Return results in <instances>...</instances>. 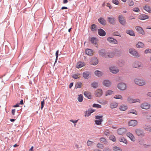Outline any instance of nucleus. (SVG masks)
Wrapping results in <instances>:
<instances>
[{
  "label": "nucleus",
  "mask_w": 151,
  "mask_h": 151,
  "mask_svg": "<svg viewBox=\"0 0 151 151\" xmlns=\"http://www.w3.org/2000/svg\"><path fill=\"white\" fill-rule=\"evenodd\" d=\"M142 127L146 131L151 132V127L150 125L145 124L143 125Z\"/></svg>",
  "instance_id": "obj_25"
},
{
  "label": "nucleus",
  "mask_w": 151,
  "mask_h": 151,
  "mask_svg": "<svg viewBox=\"0 0 151 151\" xmlns=\"http://www.w3.org/2000/svg\"><path fill=\"white\" fill-rule=\"evenodd\" d=\"M143 9L148 12L149 13L151 12V9L149 6L146 5L144 6Z\"/></svg>",
  "instance_id": "obj_34"
},
{
  "label": "nucleus",
  "mask_w": 151,
  "mask_h": 151,
  "mask_svg": "<svg viewBox=\"0 0 151 151\" xmlns=\"http://www.w3.org/2000/svg\"><path fill=\"white\" fill-rule=\"evenodd\" d=\"M114 98L116 99H119L121 100H122L123 99L122 96L119 95H115L114 97Z\"/></svg>",
  "instance_id": "obj_46"
},
{
  "label": "nucleus",
  "mask_w": 151,
  "mask_h": 151,
  "mask_svg": "<svg viewBox=\"0 0 151 151\" xmlns=\"http://www.w3.org/2000/svg\"><path fill=\"white\" fill-rule=\"evenodd\" d=\"M15 109H12V114L13 115H15Z\"/></svg>",
  "instance_id": "obj_63"
},
{
  "label": "nucleus",
  "mask_w": 151,
  "mask_h": 151,
  "mask_svg": "<svg viewBox=\"0 0 151 151\" xmlns=\"http://www.w3.org/2000/svg\"><path fill=\"white\" fill-rule=\"evenodd\" d=\"M118 64L121 67L124 65V62L123 61H119L118 63Z\"/></svg>",
  "instance_id": "obj_54"
},
{
  "label": "nucleus",
  "mask_w": 151,
  "mask_h": 151,
  "mask_svg": "<svg viewBox=\"0 0 151 151\" xmlns=\"http://www.w3.org/2000/svg\"><path fill=\"white\" fill-rule=\"evenodd\" d=\"M108 21L111 24L114 25L116 23V19L114 17H107Z\"/></svg>",
  "instance_id": "obj_18"
},
{
  "label": "nucleus",
  "mask_w": 151,
  "mask_h": 151,
  "mask_svg": "<svg viewBox=\"0 0 151 151\" xmlns=\"http://www.w3.org/2000/svg\"><path fill=\"white\" fill-rule=\"evenodd\" d=\"M119 141L122 142H123L125 144L127 143V140L123 137H121L119 139Z\"/></svg>",
  "instance_id": "obj_38"
},
{
  "label": "nucleus",
  "mask_w": 151,
  "mask_h": 151,
  "mask_svg": "<svg viewBox=\"0 0 151 151\" xmlns=\"http://www.w3.org/2000/svg\"><path fill=\"white\" fill-rule=\"evenodd\" d=\"M113 92V91L111 90H109L107 91L106 94V96H107L108 95H111V94Z\"/></svg>",
  "instance_id": "obj_45"
},
{
  "label": "nucleus",
  "mask_w": 151,
  "mask_h": 151,
  "mask_svg": "<svg viewBox=\"0 0 151 151\" xmlns=\"http://www.w3.org/2000/svg\"><path fill=\"white\" fill-rule=\"evenodd\" d=\"M109 139L110 140H112L113 142H115L116 140L115 137L114 136L112 135L110 136Z\"/></svg>",
  "instance_id": "obj_47"
},
{
  "label": "nucleus",
  "mask_w": 151,
  "mask_h": 151,
  "mask_svg": "<svg viewBox=\"0 0 151 151\" xmlns=\"http://www.w3.org/2000/svg\"><path fill=\"white\" fill-rule=\"evenodd\" d=\"M119 109L121 111H124L126 110L127 109V106L126 105H122L120 107Z\"/></svg>",
  "instance_id": "obj_32"
},
{
  "label": "nucleus",
  "mask_w": 151,
  "mask_h": 151,
  "mask_svg": "<svg viewBox=\"0 0 151 151\" xmlns=\"http://www.w3.org/2000/svg\"><path fill=\"white\" fill-rule=\"evenodd\" d=\"M102 84L104 86L108 87L110 86L111 84V81L108 80H104L102 82Z\"/></svg>",
  "instance_id": "obj_8"
},
{
  "label": "nucleus",
  "mask_w": 151,
  "mask_h": 151,
  "mask_svg": "<svg viewBox=\"0 0 151 151\" xmlns=\"http://www.w3.org/2000/svg\"><path fill=\"white\" fill-rule=\"evenodd\" d=\"M99 55L103 56L106 58H112L114 57V55L113 52H107L104 49H102L99 50Z\"/></svg>",
  "instance_id": "obj_1"
},
{
  "label": "nucleus",
  "mask_w": 151,
  "mask_h": 151,
  "mask_svg": "<svg viewBox=\"0 0 151 151\" xmlns=\"http://www.w3.org/2000/svg\"><path fill=\"white\" fill-rule=\"evenodd\" d=\"M118 19L119 22L121 24L124 26L126 24V21L125 17L123 15H119L118 16Z\"/></svg>",
  "instance_id": "obj_3"
},
{
  "label": "nucleus",
  "mask_w": 151,
  "mask_h": 151,
  "mask_svg": "<svg viewBox=\"0 0 151 151\" xmlns=\"http://www.w3.org/2000/svg\"><path fill=\"white\" fill-rule=\"evenodd\" d=\"M85 53L88 55L91 56L93 53V51L92 50L87 49L85 50Z\"/></svg>",
  "instance_id": "obj_28"
},
{
  "label": "nucleus",
  "mask_w": 151,
  "mask_h": 151,
  "mask_svg": "<svg viewBox=\"0 0 151 151\" xmlns=\"http://www.w3.org/2000/svg\"><path fill=\"white\" fill-rule=\"evenodd\" d=\"M80 75V74L78 73H75L72 75V76L74 79H77L79 78L78 76Z\"/></svg>",
  "instance_id": "obj_41"
},
{
  "label": "nucleus",
  "mask_w": 151,
  "mask_h": 151,
  "mask_svg": "<svg viewBox=\"0 0 151 151\" xmlns=\"http://www.w3.org/2000/svg\"><path fill=\"white\" fill-rule=\"evenodd\" d=\"M135 132L138 136L140 137H143L145 136L144 131L140 129H137L135 130Z\"/></svg>",
  "instance_id": "obj_5"
},
{
  "label": "nucleus",
  "mask_w": 151,
  "mask_h": 151,
  "mask_svg": "<svg viewBox=\"0 0 151 151\" xmlns=\"http://www.w3.org/2000/svg\"><path fill=\"white\" fill-rule=\"evenodd\" d=\"M136 46L137 47L139 48H143L145 47V45L143 42H139L137 43L136 44Z\"/></svg>",
  "instance_id": "obj_27"
},
{
  "label": "nucleus",
  "mask_w": 151,
  "mask_h": 151,
  "mask_svg": "<svg viewBox=\"0 0 151 151\" xmlns=\"http://www.w3.org/2000/svg\"><path fill=\"white\" fill-rule=\"evenodd\" d=\"M129 52L135 57L138 58L140 56L139 54L136 50L134 48H130L129 50Z\"/></svg>",
  "instance_id": "obj_2"
},
{
  "label": "nucleus",
  "mask_w": 151,
  "mask_h": 151,
  "mask_svg": "<svg viewBox=\"0 0 151 151\" xmlns=\"http://www.w3.org/2000/svg\"><path fill=\"white\" fill-rule=\"evenodd\" d=\"M99 22L102 25H105L106 24V21L103 18L101 17L98 19Z\"/></svg>",
  "instance_id": "obj_17"
},
{
  "label": "nucleus",
  "mask_w": 151,
  "mask_h": 151,
  "mask_svg": "<svg viewBox=\"0 0 151 151\" xmlns=\"http://www.w3.org/2000/svg\"><path fill=\"white\" fill-rule=\"evenodd\" d=\"M103 116L102 115H97L95 116V119H102Z\"/></svg>",
  "instance_id": "obj_57"
},
{
  "label": "nucleus",
  "mask_w": 151,
  "mask_h": 151,
  "mask_svg": "<svg viewBox=\"0 0 151 151\" xmlns=\"http://www.w3.org/2000/svg\"><path fill=\"white\" fill-rule=\"evenodd\" d=\"M98 39L95 37H92L90 38V41L93 44H97Z\"/></svg>",
  "instance_id": "obj_26"
},
{
  "label": "nucleus",
  "mask_w": 151,
  "mask_h": 151,
  "mask_svg": "<svg viewBox=\"0 0 151 151\" xmlns=\"http://www.w3.org/2000/svg\"><path fill=\"white\" fill-rule=\"evenodd\" d=\"M118 104L116 102H113L110 104V107L111 109L116 108L118 106Z\"/></svg>",
  "instance_id": "obj_39"
},
{
  "label": "nucleus",
  "mask_w": 151,
  "mask_h": 151,
  "mask_svg": "<svg viewBox=\"0 0 151 151\" xmlns=\"http://www.w3.org/2000/svg\"><path fill=\"white\" fill-rule=\"evenodd\" d=\"M139 19L141 20H144L149 18L148 16L144 14H141L138 17Z\"/></svg>",
  "instance_id": "obj_13"
},
{
  "label": "nucleus",
  "mask_w": 151,
  "mask_h": 151,
  "mask_svg": "<svg viewBox=\"0 0 151 151\" xmlns=\"http://www.w3.org/2000/svg\"><path fill=\"white\" fill-rule=\"evenodd\" d=\"M127 86L125 83H119L117 85L118 88L120 90L123 91L126 88Z\"/></svg>",
  "instance_id": "obj_6"
},
{
  "label": "nucleus",
  "mask_w": 151,
  "mask_h": 151,
  "mask_svg": "<svg viewBox=\"0 0 151 151\" xmlns=\"http://www.w3.org/2000/svg\"><path fill=\"white\" fill-rule=\"evenodd\" d=\"M90 73V72L89 71H85L83 73V77L84 78L88 79L89 78V76Z\"/></svg>",
  "instance_id": "obj_22"
},
{
  "label": "nucleus",
  "mask_w": 151,
  "mask_h": 151,
  "mask_svg": "<svg viewBox=\"0 0 151 151\" xmlns=\"http://www.w3.org/2000/svg\"><path fill=\"white\" fill-rule=\"evenodd\" d=\"M98 63V60L96 57H93L91 59V64L95 65H97Z\"/></svg>",
  "instance_id": "obj_10"
},
{
  "label": "nucleus",
  "mask_w": 151,
  "mask_h": 151,
  "mask_svg": "<svg viewBox=\"0 0 151 151\" xmlns=\"http://www.w3.org/2000/svg\"><path fill=\"white\" fill-rule=\"evenodd\" d=\"M135 29L137 32L139 33L144 35L145 34V32L143 29L140 26H137L135 27Z\"/></svg>",
  "instance_id": "obj_11"
},
{
  "label": "nucleus",
  "mask_w": 151,
  "mask_h": 151,
  "mask_svg": "<svg viewBox=\"0 0 151 151\" xmlns=\"http://www.w3.org/2000/svg\"><path fill=\"white\" fill-rule=\"evenodd\" d=\"M82 83L79 82H78L76 83L75 86V88L77 89V88H80L81 87Z\"/></svg>",
  "instance_id": "obj_37"
},
{
  "label": "nucleus",
  "mask_w": 151,
  "mask_h": 151,
  "mask_svg": "<svg viewBox=\"0 0 151 151\" xmlns=\"http://www.w3.org/2000/svg\"><path fill=\"white\" fill-rule=\"evenodd\" d=\"M129 113H132L136 115L137 114V112L134 110V109H132L131 110L129 111Z\"/></svg>",
  "instance_id": "obj_48"
},
{
  "label": "nucleus",
  "mask_w": 151,
  "mask_h": 151,
  "mask_svg": "<svg viewBox=\"0 0 151 151\" xmlns=\"http://www.w3.org/2000/svg\"><path fill=\"white\" fill-rule=\"evenodd\" d=\"M95 75L99 77H100L103 75V73L101 72L98 70H96L94 72Z\"/></svg>",
  "instance_id": "obj_30"
},
{
  "label": "nucleus",
  "mask_w": 151,
  "mask_h": 151,
  "mask_svg": "<svg viewBox=\"0 0 151 151\" xmlns=\"http://www.w3.org/2000/svg\"><path fill=\"white\" fill-rule=\"evenodd\" d=\"M109 70L110 72L114 74H116L119 71L118 69L116 68V67L115 66L111 67L109 68Z\"/></svg>",
  "instance_id": "obj_9"
},
{
  "label": "nucleus",
  "mask_w": 151,
  "mask_h": 151,
  "mask_svg": "<svg viewBox=\"0 0 151 151\" xmlns=\"http://www.w3.org/2000/svg\"><path fill=\"white\" fill-rule=\"evenodd\" d=\"M133 66L135 68H138L139 69H141L142 66H141V64L138 62H135L133 64Z\"/></svg>",
  "instance_id": "obj_15"
},
{
  "label": "nucleus",
  "mask_w": 151,
  "mask_h": 151,
  "mask_svg": "<svg viewBox=\"0 0 151 151\" xmlns=\"http://www.w3.org/2000/svg\"><path fill=\"white\" fill-rule=\"evenodd\" d=\"M126 132V129L124 128H122L119 129L117 130V133L120 135L123 134Z\"/></svg>",
  "instance_id": "obj_20"
},
{
  "label": "nucleus",
  "mask_w": 151,
  "mask_h": 151,
  "mask_svg": "<svg viewBox=\"0 0 151 151\" xmlns=\"http://www.w3.org/2000/svg\"><path fill=\"white\" fill-rule=\"evenodd\" d=\"M128 102L130 103L135 102H140V101L139 99H133L131 97H129L127 99Z\"/></svg>",
  "instance_id": "obj_7"
},
{
  "label": "nucleus",
  "mask_w": 151,
  "mask_h": 151,
  "mask_svg": "<svg viewBox=\"0 0 151 151\" xmlns=\"http://www.w3.org/2000/svg\"><path fill=\"white\" fill-rule=\"evenodd\" d=\"M83 94L84 96L89 99H91L92 98V96L91 93L87 91L84 92Z\"/></svg>",
  "instance_id": "obj_23"
},
{
  "label": "nucleus",
  "mask_w": 151,
  "mask_h": 151,
  "mask_svg": "<svg viewBox=\"0 0 151 151\" xmlns=\"http://www.w3.org/2000/svg\"><path fill=\"white\" fill-rule=\"evenodd\" d=\"M137 121L135 120H133L130 121L128 122V124L130 126L132 127L135 126L137 124Z\"/></svg>",
  "instance_id": "obj_16"
},
{
  "label": "nucleus",
  "mask_w": 151,
  "mask_h": 151,
  "mask_svg": "<svg viewBox=\"0 0 151 151\" xmlns=\"http://www.w3.org/2000/svg\"><path fill=\"white\" fill-rule=\"evenodd\" d=\"M59 50H57L55 53L56 58H58V56Z\"/></svg>",
  "instance_id": "obj_62"
},
{
  "label": "nucleus",
  "mask_w": 151,
  "mask_h": 151,
  "mask_svg": "<svg viewBox=\"0 0 151 151\" xmlns=\"http://www.w3.org/2000/svg\"><path fill=\"white\" fill-rule=\"evenodd\" d=\"M107 40L111 43L116 44L118 43L116 39L112 37H109L107 38Z\"/></svg>",
  "instance_id": "obj_12"
},
{
  "label": "nucleus",
  "mask_w": 151,
  "mask_h": 151,
  "mask_svg": "<svg viewBox=\"0 0 151 151\" xmlns=\"http://www.w3.org/2000/svg\"><path fill=\"white\" fill-rule=\"evenodd\" d=\"M139 143L140 145L144 144V140L142 139H141L139 141Z\"/></svg>",
  "instance_id": "obj_61"
},
{
  "label": "nucleus",
  "mask_w": 151,
  "mask_h": 151,
  "mask_svg": "<svg viewBox=\"0 0 151 151\" xmlns=\"http://www.w3.org/2000/svg\"><path fill=\"white\" fill-rule=\"evenodd\" d=\"M127 136L132 141H134L135 139L132 134L130 132L127 133Z\"/></svg>",
  "instance_id": "obj_24"
},
{
  "label": "nucleus",
  "mask_w": 151,
  "mask_h": 151,
  "mask_svg": "<svg viewBox=\"0 0 151 151\" xmlns=\"http://www.w3.org/2000/svg\"><path fill=\"white\" fill-rule=\"evenodd\" d=\"M78 100L80 102H82L83 100V96L82 94H80L78 96Z\"/></svg>",
  "instance_id": "obj_40"
},
{
  "label": "nucleus",
  "mask_w": 151,
  "mask_h": 151,
  "mask_svg": "<svg viewBox=\"0 0 151 151\" xmlns=\"http://www.w3.org/2000/svg\"><path fill=\"white\" fill-rule=\"evenodd\" d=\"M97 147L100 148H102L104 147V145L103 144L98 143L97 145Z\"/></svg>",
  "instance_id": "obj_49"
},
{
  "label": "nucleus",
  "mask_w": 151,
  "mask_h": 151,
  "mask_svg": "<svg viewBox=\"0 0 151 151\" xmlns=\"http://www.w3.org/2000/svg\"><path fill=\"white\" fill-rule=\"evenodd\" d=\"M126 33L134 37L135 36V33L132 30H126Z\"/></svg>",
  "instance_id": "obj_29"
},
{
  "label": "nucleus",
  "mask_w": 151,
  "mask_h": 151,
  "mask_svg": "<svg viewBox=\"0 0 151 151\" xmlns=\"http://www.w3.org/2000/svg\"><path fill=\"white\" fill-rule=\"evenodd\" d=\"M91 114V113L90 110L86 111L85 112V116H88Z\"/></svg>",
  "instance_id": "obj_42"
},
{
  "label": "nucleus",
  "mask_w": 151,
  "mask_h": 151,
  "mask_svg": "<svg viewBox=\"0 0 151 151\" xmlns=\"http://www.w3.org/2000/svg\"><path fill=\"white\" fill-rule=\"evenodd\" d=\"M113 150L115 151H122V150L118 147L116 146L114 147Z\"/></svg>",
  "instance_id": "obj_44"
},
{
  "label": "nucleus",
  "mask_w": 151,
  "mask_h": 151,
  "mask_svg": "<svg viewBox=\"0 0 151 151\" xmlns=\"http://www.w3.org/2000/svg\"><path fill=\"white\" fill-rule=\"evenodd\" d=\"M128 1L129 3V6H132L134 4V2L132 0H128Z\"/></svg>",
  "instance_id": "obj_52"
},
{
  "label": "nucleus",
  "mask_w": 151,
  "mask_h": 151,
  "mask_svg": "<svg viewBox=\"0 0 151 151\" xmlns=\"http://www.w3.org/2000/svg\"><path fill=\"white\" fill-rule=\"evenodd\" d=\"M132 10L134 12H138L139 11V9L138 7H135Z\"/></svg>",
  "instance_id": "obj_55"
},
{
  "label": "nucleus",
  "mask_w": 151,
  "mask_h": 151,
  "mask_svg": "<svg viewBox=\"0 0 151 151\" xmlns=\"http://www.w3.org/2000/svg\"><path fill=\"white\" fill-rule=\"evenodd\" d=\"M134 81L135 84L139 86H142L145 84V82L143 80L136 78L134 80Z\"/></svg>",
  "instance_id": "obj_4"
},
{
  "label": "nucleus",
  "mask_w": 151,
  "mask_h": 151,
  "mask_svg": "<svg viewBox=\"0 0 151 151\" xmlns=\"http://www.w3.org/2000/svg\"><path fill=\"white\" fill-rule=\"evenodd\" d=\"M98 32L99 35L101 36H104L106 35L105 32L101 28L99 29H98Z\"/></svg>",
  "instance_id": "obj_19"
},
{
  "label": "nucleus",
  "mask_w": 151,
  "mask_h": 151,
  "mask_svg": "<svg viewBox=\"0 0 151 151\" xmlns=\"http://www.w3.org/2000/svg\"><path fill=\"white\" fill-rule=\"evenodd\" d=\"M102 94V91L101 89H99L95 92V95L96 97H100Z\"/></svg>",
  "instance_id": "obj_14"
},
{
  "label": "nucleus",
  "mask_w": 151,
  "mask_h": 151,
  "mask_svg": "<svg viewBox=\"0 0 151 151\" xmlns=\"http://www.w3.org/2000/svg\"><path fill=\"white\" fill-rule=\"evenodd\" d=\"M78 120H73V119H71L70 120V121L73 123L74 124V125L75 126L76 124V123L78 122Z\"/></svg>",
  "instance_id": "obj_58"
},
{
  "label": "nucleus",
  "mask_w": 151,
  "mask_h": 151,
  "mask_svg": "<svg viewBox=\"0 0 151 151\" xmlns=\"http://www.w3.org/2000/svg\"><path fill=\"white\" fill-rule=\"evenodd\" d=\"M103 151H112V150L108 148V147H105V148L103 150Z\"/></svg>",
  "instance_id": "obj_59"
},
{
  "label": "nucleus",
  "mask_w": 151,
  "mask_h": 151,
  "mask_svg": "<svg viewBox=\"0 0 151 151\" xmlns=\"http://www.w3.org/2000/svg\"><path fill=\"white\" fill-rule=\"evenodd\" d=\"M145 54L151 53V49H147L145 51Z\"/></svg>",
  "instance_id": "obj_50"
},
{
  "label": "nucleus",
  "mask_w": 151,
  "mask_h": 151,
  "mask_svg": "<svg viewBox=\"0 0 151 151\" xmlns=\"http://www.w3.org/2000/svg\"><path fill=\"white\" fill-rule=\"evenodd\" d=\"M141 107L143 109H147L150 107V105L147 103H144L141 105Z\"/></svg>",
  "instance_id": "obj_21"
},
{
  "label": "nucleus",
  "mask_w": 151,
  "mask_h": 151,
  "mask_svg": "<svg viewBox=\"0 0 151 151\" xmlns=\"http://www.w3.org/2000/svg\"><path fill=\"white\" fill-rule=\"evenodd\" d=\"M99 86V83L98 82H93L91 84V86L94 88H96L98 87Z\"/></svg>",
  "instance_id": "obj_33"
},
{
  "label": "nucleus",
  "mask_w": 151,
  "mask_h": 151,
  "mask_svg": "<svg viewBox=\"0 0 151 151\" xmlns=\"http://www.w3.org/2000/svg\"><path fill=\"white\" fill-rule=\"evenodd\" d=\"M103 120L102 119H96L95 120V124L97 125H100L101 124Z\"/></svg>",
  "instance_id": "obj_36"
},
{
  "label": "nucleus",
  "mask_w": 151,
  "mask_h": 151,
  "mask_svg": "<svg viewBox=\"0 0 151 151\" xmlns=\"http://www.w3.org/2000/svg\"><path fill=\"white\" fill-rule=\"evenodd\" d=\"M85 65L84 63L79 62L77 64L76 67L77 68H79L83 67Z\"/></svg>",
  "instance_id": "obj_31"
},
{
  "label": "nucleus",
  "mask_w": 151,
  "mask_h": 151,
  "mask_svg": "<svg viewBox=\"0 0 151 151\" xmlns=\"http://www.w3.org/2000/svg\"><path fill=\"white\" fill-rule=\"evenodd\" d=\"M100 139L101 141L104 142L105 144H106L107 143V142L106 139L104 137H101L100 138Z\"/></svg>",
  "instance_id": "obj_53"
},
{
  "label": "nucleus",
  "mask_w": 151,
  "mask_h": 151,
  "mask_svg": "<svg viewBox=\"0 0 151 151\" xmlns=\"http://www.w3.org/2000/svg\"><path fill=\"white\" fill-rule=\"evenodd\" d=\"M146 118L147 119L149 120L150 121H151V115L147 116L146 117Z\"/></svg>",
  "instance_id": "obj_64"
},
{
  "label": "nucleus",
  "mask_w": 151,
  "mask_h": 151,
  "mask_svg": "<svg viewBox=\"0 0 151 151\" xmlns=\"http://www.w3.org/2000/svg\"><path fill=\"white\" fill-rule=\"evenodd\" d=\"M41 109L42 110L44 106V99L43 100V101H41Z\"/></svg>",
  "instance_id": "obj_60"
},
{
  "label": "nucleus",
  "mask_w": 151,
  "mask_h": 151,
  "mask_svg": "<svg viewBox=\"0 0 151 151\" xmlns=\"http://www.w3.org/2000/svg\"><path fill=\"white\" fill-rule=\"evenodd\" d=\"M91 29L92 32H95L97 29V27L96 25L94 24H92L91 26Z\"/></svg>",
  "instance_id": "obj_35"
},
{
  "label": "nucleus",
  "mask_w": 151,
  "mask_h": 151,
  "mask_svg": "<svg viewBox=\"0 0 151 151\" xmlns=\"http://www.w3.org/2000/svg\"><path fill=\"white\" fill-rule=\"evenodd\" d=\"M93 107H96L97 108H100L101 107V106L99 104H94L93 105Z\"/></svg>",
  "instance_id": "obj_43"
},
{
  "label": "nucleus",
  "mask_w": 151,
  "mask_h": 151,
  "mask_svg": "<svg viewBox=\"0 0 151 151\" xmlns=\"http://www.w3.org/2000/svg\"><path fill=\"white\" fill-rule=\"evenodd\" d=\"M112 2L117 5H118L119 4V2L118 0H112Z\"/></svg>",
  "instance_id": "obj_51"
},
{
  "label": "nucleus",
  "mask_w": 151,
  "mask_h": 151,
  "mask_svg": "<svg viewBox=\"0 0 151 151\" xmlns=\"http://www.w3.org/2000/svg\"><path fill=\"white\" fill-rule=\"evenodd\" d=\"M93 142L92 141H91L90 140H88L87 141V145L88 146H91L92 145V144Z\"/></svg>",
  "instance_id": "obj_56"
}]
</instances>
